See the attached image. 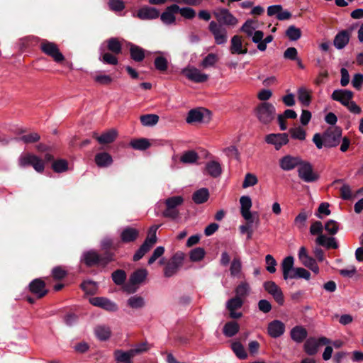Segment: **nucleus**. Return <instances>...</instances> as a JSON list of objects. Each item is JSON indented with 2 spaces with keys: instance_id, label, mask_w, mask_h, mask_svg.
Returning <instances> with one entry per match:
<instances>
[{
  "instance_id": "bb28decb",
  "label": "nucleus",
  "mask_w": 363,
  "mask_h": 363,
  "mask_svg": "<svg viewBox=\"0 0 363 363\" xmlns=\"http://www.w3.org/2000/svg\"><path fill=\"white\" fill-rule=\"evenodd\" d=\"M294 258L292 256H288L285 257L281 262V270L283 273V278L284 280L289 279L293 270H294L295 267H294Z\"/></svg>"
},
{
  "instance_id": "de8ad7c7",
  "label": "nucleus",
  "mask_w": 363,
  "mask_h": 363,
  "mask_svg": "<svg viewBox=\"0 0 363 363\" xmlns=\"http://www.w3.org/2000/svg\"><path fill=\"white\" fill-rule=\"evenodd\" d=\"M96 336L100 340H108L111 334V329L109 327L106 325H98L94 329Z\"/></svg>"
},
{
  "instance_id": "58836bf2",
  "label": "nucleus",
  "mask_w": 363,
  "mask_h": 363,
  "mask_svg": "<svg viewBox=\"0 0 363 363\" xmlns=\"http://www.w3.org/2000/svg\"><path fill=\"white\" fill-rule=\"evenodd\" d=\"M209 197V192L208 189L201 188L196 191L192 195V200L196 204H201L205 203Z\"/></svg>"
},
{
  "instance_id": "864d4df0",
  "label": "nucleus",
  "mask_w": 363,
  "mask_h": 363,
  "mask_svg": "<svg viewBox=\"0 0 363 363\" xmlns=\"http://www.w3.org/2000/svg\"><path fill=\"white\" fill-rule=\"evenodd\" d=\"M168 60L162 55H159L155 57L154 65L157 70L164 72L168 69Z\"/></svg>"
},
{
  "instance_id": "052dcab7",
  "label": "nucleus",
  "mask_w": 363,
  "mask_h": 363,
  "mask_svg": "<svg viewBox=\"0 0 363 363\" xmlns=\"http://www.w3.org/2000/svg\"><path fill=\"white\" fill-rule=\"evenodd\" d=\"M258 179L255 174L252 173H247L245 176L242 186V188L246 189L256 185Z\"/></svg>"
},
{
  "instance_id": "b1692460",
  "label": "nucleus",
  "mask_w": 363,
  "mask_h": 363,
  "mask_svg": "<svg viewBox=\"0 0 363 363\" xmlns=\"http://www.w3.org/2000/svg\"><path fill=\"white\" fill-rule=\"evenodd\" d=\"M352 29L339 32L335 37L333 44L338 49L344 48L349 43Z\"/></svg>"
},
{
  "instance_id": "a211bd4d",
  "label": "nucleus",
  "mask_w": 363,
  "mask_h": 363,
  "mask_svg": "<svg viewBox=\"0 0 363 363\" xmlns=\"http://www.w3.org/2000/svg\"><path fill=\"white\" fill-rule=\"evenodd\" d=\"M301 160V158L300 157L287 155L279 160V167L284 171H291L298 167Z\"/></svg>"
},
{
  "instance_id": "9b49d317",
  "label": "nucleus",
  "mask_w": 363,
  "mask_h": 363,
  "mask_svg": "<svg viewBox=\"0 0 363 363\" xmlns=\"http://www.w3.org/2000/svg\"><path fill=\"white\" fill-rule=\"evenodd\" d=\"M330 340L325 337H321L318 339L314 337L308 338L304 344V350L309 355H313L317 353L318 347L320 345H328Z\"/></svg>"
},
{
  "instance_id": "5fc2aeb1",
  "label": "nucleus",
  "mask_w": 363,
  "mask_h": 363,
  "mask_svg": "<svg viewBox=\"0 0 363 363\" xmlns=\"http://www.w3.org/2000/svg\"><path fill=\"white\" fill-rule=\"evenodd\" d=\"M159 116L156 114H146L140 116V122L144 126H152L157 123Z\"/></svg>"
},
{
  "instance_id": "39448f33",
  "label": "nucleus",
  "mask_w": 363,
  "mask_h": 363,
  "mask_svg": "<svg viewBox=\"0 0 363 363\" xmlns=\"http://www.w3.org/2000/svg\"><path fill=\"white\" fill-rule=\"evenodd\" d=\"M184 203V198L182 196H174L167 199L164 201L166 206L162 215L166 218L175 219L179 216V211L178 207Z\"/></svg>"
},
{
  "instance_id": "4c0bfd02",
  "label": "nucleus",
  "mask_w": 363,
  "mask_h": 363,
  "mask_svg": "<svg viewBox=\"0 0 363 363\" xmlns=\"http://www.w3.org/2000/svg\"><path fill=\"white\" fill-rule=\"evenodd\" d=\"M258 27V21L255 19H248L242 26L240 30L246 33L248 37L252 36Z\"/></svg>"
},
{
  "instance_id": "4d7b16f0",
  "label": "nucleus",
  "mask_w": 363,
  "mask_h": 363,
  "mask_svg": "<svg viewBox=\"0 0 363 363\" xmlns=\"http://www.w3.org/2000/svg\"><path fill=\"white\" fill-rule=\"evenodd\" d=\"M130 145L135 150H145L150 146V143L147 139L140 138L132 140Z\"/></svg>"
},
{
  "instance_id": "4be33fe9",
  "label": "nucleus",
  "mask_w": 363,
  "mask_h": 363,
  "mask_svg": "<svg viewBox=\"0 0 363 363\" xmlns=\"http://www.w3.org/2000/svg\"><path fill=\"white\" fill-rule=\"evenodd\" d=\"M139 236V230L135 228L127 226L123 228L120 233L121 241L130 243L135 241Z\"/></svg>"
},
{
  "instance_id": "bf43d9fd",
  "label": "nucleus",
  "mask_w": 363,
  "mask_h": 363,
  "mask_svg": "<svg viewBox=\"0 0 363 363\" xmlns=\"http://www.w3.org/2000/svg\"><path fill=\"white\" fill-rule=\"evenodd\" d=\"M286 35L291 41L298 40L301 36V31L294 26H290L286 30Z\"/></svg>"
},
{
  "instance_id": "c756f323",
  "label": "nucleus",
  "mask_w": 363,
  "mask_h": 363,
  "mask_svg": "<svg viewBox=\"0 0 363 363\" xmlns=\"http://www.w3.org/2000/svg\"><path fill=\"white\" fill-rule=\"evenodd\" d=\"M317 245L325 247L328 249H337L338 244L334 237H327L325 235H319L315 240Z\"/></svg>"
},
{
  "instance_id": "f704fd0d",
  "label": "nucleus",
  "mask_w": 363,
  "mask_h": 363,
  "mask_svg": "<svg viewBox=\"0 0 363 363\" xmlns=\"http://www.w3.org/2000/svg\"><path fill=\"white\" fill-rule=\"evenodd\" d=\"M116 55L111 52H105L103 48H100L99 60L104 64L116 65L118 62Z\"/></svg>"
},
{
  "instance_id": "f8f14e48",
  "label": "nucleus",
  "mask_w": 363,
  "mask_h": 363,
  "mask_svg": "<svg viewBox=\"0 0 363 363\" xmlns=\"http://www.w3.org/2000/svg\"><path fill=\"white\" fill-rule=\"evenodd\" d=\"M265 142L279 150L289 143V136L287 133H271L266 135Z\"/></svg>"
},
{
  "instance_id": "6ab92c4d",
  "label": "nucleus",
  "mask_w": 363,
  "mask_h": 363,
  "mask_svg": "<svg viewBox=\"0 0 363 363\" xmlns=\"http://www.w3.org/2000/svg\"><path fill=\"white\" fill-rule=\"evenodd\" d=\"M29 290L37 298H40L45 296L48 293L45 283L41 279H35L29 284Z\"/></svg>"
},
{
  "instance_id": "393cba45",
  "label": "nucleus",
  "mask_w": 363,
  "mask_h": 363,
  "mask_svg": "<svg viewBox=\"0 0 363 363\" xmlns=\"http://www.w3.org/2000/svg\"><path fill=\"white\" fill-rule=\"evenodd\" d=\"M352 96L353 93L347 89L335 90L331 95V98L333 100L340 102L344 106L348 104Z\"/></svg>"
},
{
  "instance_id": "603ef678",
  "label": "nucleus",
  "mask_w": 363,
  "mask_h": 363,
  "mask_svg": "<svg viewBox=\"0 0 363 363\" xmlns=\"http://www.w3.org/2000/svg\"><path fill=\"white\" fill-rule=\"evenodd\" d=\"M289 133L293 139L301 141L304 140L306 137V130L300 126H296L290 128Z\"/></svg>"
},
{
  "instance_id": "c03bdc74",
  "label": "nucleus",
  "mask_w": 363,
  "mask_h": 363,
  "mask_svg": "<svg viewBox=\"0 0 363 363\" xmlns=\"http://www.w3.org/2000/svg\"><path fill=\"white\" fill-rule=\"evenodd\" d=\"M199 158L198 153L194 150H189L184 152L181 157L180 161L184 164H194Z\"/></svg>"
},
{
  "instance_id": "f3484780",
  "label": "nucleus",
  "mask_w": 363,
  "mask_h": 363,
  "mask_svg": "<svg viewBox=\"0 0 363 363\" xmlns=\"http://www.w3.org/2000/svg\"><path fill=\"white\" fill-rule=\"evenodd\" d=\"M183 73L191 81L201 83L208 80V75L202 73L199 69L195 67H188L183 70Z\"/></svg>"
},
{
  "instance_id": "e433bc0d",
  "label": "nucleus",
  "mask_w": 363,
  "mask_h": 363,
  "mask_svg": "<svg viewBox=\"0 0 363 363\" xmlns=\"http://www.w3.org/2000/svg\"><path fill=\"white\" fill-rule=\"evenodd\" d=\"M250 292V286L245 281H241L235 289V296L244 300Z\"/></svg>"
},
{
  "instance_id": "a18cd8bd",
  "label": "nucleus",
  "mask_w": 363,
  "mask_h": 363,
  "mask_svg": "<svg viewBox=\"0 0 363 363\" xmlns=\"http://www.w3.org/2000/svg\"><path fill=\"white\" fill-rule=\"evenodd\" d=\"M108 50L115 54L118 55L122 51V45L116 38H111L106 40Z\"/></svg>"
},
{
  "instance_id": "8fccbe9b",
  "label": "nucleus",
  "mask_w": 363,
  "mask_h": 363,
  "mask_svg": "<svg viewBox=\"0 0 363 363\" xmlns=\"http://www.w3.org/2000/svg\"><path fill=\"white\" fill-rule=\"evenodd\" d=\"M290 279H304L306 280H309L311 279V273L303 267H296L294 270H293Z\"/></svg>"
},
{
  "instance_id": "20e7f679",
  "label": "nucleus",
  "mask_w": 363,
  "mask_h": 363,
  "mask_svg": "<svg viewBox=\"0 0 363 363\" xmlns=\"http://www.w3.org/2000/svg\"><path fill=\"white\" fill-rule=\"evenodd\" d=\"M297 172L298 177L306 183L314 182L319 179V174L314 171L313 165L302 159L297 167Z\"/></svg>"
},
{
  "instance_id": "5701e85b",
  "label": "nucleus",
  "mask_w": 363,
  "mask_h": 363,
  "mask_svg": "<svg viewBox=\"0 0 363 363\" xmlns=\"http://www.w3.org/2000/svg\"><path fill=\"white\" fill-rule=\"evenodd\" d=\"M179 6L177 4H172L165 9V11L161 14V21L167 25L173 24L175 23L174 14L178 13Z\"/></svg>"
},
{
  "instance_id": "72a5a7b5",
  "label": "nucleus",
  "mask_w": 363,
  "mask_h": 363,
  "mask_svg": "<svg viewBox=\"0 0 363 363\" xmlns=\"http://www.w3.org/2000/svg\"><path fill=\"white\" fill-rule=\"evenodd\" d=\"M247 49H242V42L241 37L234 35L231 39L230 52L232 54H245Z\"/></svg>"
},
{
  "instance_id": "0eeeda50",
  "label": "nucleus",
  "mask_w": 363,
  "mask_h": 363,
  "mask_svg": "<svg viewBox=\"0 0 363 363\" xmlns=\"http://www.w3.org/2000/svg\"><path fill=\"white\" fill-rule=\"evenodd\" d=\"M342 130L338 127H331L323 134L324 146L333 147L337 146L341 139Z\"/></svg>"
},
{
  "instance_id": "ea45409f",
  "label": "nucleus",
  "mask_w": 363,
  "mask_h": 363,
  "mask_svg": "<svg viewBox=\"0 0 363 363\" xmlns=\"http://www.w3.org/2000/svg\"><path fill=\"white\" fill-rule=\"evenodd\" d=\"M147 276V271L145 269H139L132 274L130 282L133 285L140 284L145 280Z\"/></svg>"
},
{
  "instance_id": "dca6fc26",
  "label": "nucleus",
  "mask_w": 363,
  "mask_h": 363,
  "mask_svg": "<svg viewBox=\"0 0 363 363\" xmlns=\"http://www.w3.org/2000/svg\"><path fill=\"white\" fill-rule=\"evenodd\" d=\"M240 213L246 221L251 222L253 213L250 209L252 206V199L249 196H242L240 198Z\"/></svg>"
},
{
  "instance_id": "e2e57ef3",
  "label": "nucleus",
  "mask_w": 363,
  "mask_h": 363,
  "mask_svg": "<svg viewBox=\"0 0 363 363\" xmlns=\"http://www.w3.org/2000/svg\"><path fill=\"white\" fill-rule=\"evenodd\" d=\"M190 259L193 262L201 260L205 255V251L202 247H196L190 252Z\"/></svg>"
},
{
  "instance_id": "6e6552de",
  "label": "nucleus",
  "mask_w": 363,
  "mask_h": 363,
  "mask_svg": "<svg viewBox=\"0 0 363 363\" xmlns=\"http://www.w3.org/2000/svg\"><path fill=\"white\" fill-rule=\"evenodd\" d=\"M40 48L45 55L52 57L53 60L57 63L61 62L65 60V57L60 51L57 45L52 42L48 40L42 42L40 44Z\"/></svg>"
},
{
  "instance_id": "4468645a",
  "label": "nucleus",
  "mask_w": 363,
  "mask_h": 363,
  "mask_svg": "<svg viewBox=\"0 0 363 363\" xmlns=\"http://www.w3.org/2000/svg\"><path fill=\"white\" fill-rule=\"evenodd\" d=\"M183 255L177 253L164 268V274L166 277L174 276L181 267L183 262Z\"/></svg>"
},
{
  "instance_id": "680f3d73",
  "label": "nucleus",
  "mask_w": 363,
  "mask_h": 363,
  "mask_svg": "<svg viewBox=\"0 0 363 363\" xmlns=\"http://www.w3.org/2000/svg\"><path fill=\"white\" fill-rule=\"evenodd\" d=\"M217 61H218L217 55H216L214 53H209L202 60V62L201 63V66L204 68L213 67L216 63Z\"/></svg>"
},
{
  "instance_id": "9d476101",
  "label": "nucleus",
  "mask_w": 363,
  "mask_h": 363,
  "mask_svg": "<svg viewBox=\"0 0 363 363\" xmlns=\"http://www.w3.org/2000/svg\"><path fill=\"white\" fill-rule=\"evenodd\" d=\"M298 257L303 266L308 268L316 274L319 273V267L316 263V260L308 255L305 247L302 246L299 248Z\"/></svg>"
},
{
  "instance_id": "473e14b6",
  "label": "nucleus",
  "mask_w": 363,
  "mask_h": 363,
  "mask_svg": "<svg viewBox=\"0 0 363 363\" xmlns=\"http://www.w3.org/2000/svg\"><path fill=\"white\" fill-rule=\"evenodd\" d=\"M117 136V131L111 129L103 133L101 135L98 136L96 133H94V137L97 140L100 144H108L113 142Z\"/></svg>"
},
{
  "instance_id": "aec40b11",
  "label": "nucleus",
  "mask_w": 363,
  "mask_h": 363,
  "mask_svg": "<svg viewBox=\"0 0 363 363\" xmlns=\"http://www.w3.org/2000/svg\"><path fill=\"white\" fill-rule=\"evenodd\" d=\"M90 303L94 306L104 308L108 311H116L117 305L111 300L104 297H94L90 299Z\"/></svg>"
},
{
  "instance_id": "423d86ee",
  "label": "nucleus",
  "mask_w": 363,
  "mask_h": 363,
  "mask_svg": "<svg viewBox=\"0 0 363 363\" xmlns=\"http://www.w3.org/2000/svg\"><path fill=\"white\" fill-rule=\"evenodd\" d=\"M213 15L221 25L233 27L238 23V18L227 9L218 8L213 12Z\"/></svg>"
},
{
  "instance_id": "7ed1b4c3",
  "label": "nucleus",
  "mask_w": 363,
  "mask_h": 363,
  "mask_svg": "<svg viewBox=\"0 0 363 363\" xmlns=\"http://www.w3.org/2000/svg\"><path fill=\"white\" fill-rule=\"evenodd\" d=\"M254 113L261 123L269 124L274 119L276 109L273 104L263 102L255 108Z\"/></svg>"
},
{
  "instance_id": "774afa93",
  "label": "nucleus",
  "mask_w": 363,
  "mask_h": 363,
  "mask_svg": "<svg viewBox=\"0 0 363 363\" xmlns=\"http://www.w3.org/2000/svg\"><path fill=\"white\" fill-rule=\"evenodd\" d=\"M81 286L84 292L89 294H94L96 291V284L92 281H84Z\"/></svg>"
},
{
  "instance_id": "13d9d810",
  "label": "nucleus",
  "mask_w": 363,
  "mask_h": 363,
  "mask_svg": "<svg viewBox=\"0 0 363 363\" xmlns=\"http://www.w3.org/2000/svg\"><path fill=\"white\" fill-rule=\"evenodd\" d=\"M298 99L301 103L304 106H308L311 102V94L310 92L305 88L302 87L298 89Z\"/></svg>"
},
{
  "instance_id": "79ce46f5",
  "label": "nucleus",
  "mask_w": 363,
  "mask_h": 363,
  "mask_svg": "<svg viewBox=\"0 0 363 363\" xmlns=\"http://www.w3.org/2000/svg\"><path fill=\"white\" fill-rule=\"evenodd\" d=\"M130 53L131 58L135 62H141L145 58V50L138 45L131 44Z\"/></svg>"
},
{
  "instance_id": "6e6d98bb",
  "label": "nucleus",
  "mask_w": 363,
  "mask_h": 363,
  "mask_svg": "<svg viewBox=\"0 0 363 363\" xmlns=\"http://www.w3.org/2000/svg\"><path fill=\"white\" fill-rule=\"evenodd\" d=\"M52 168L55 172H65L68 169V162L64 159L57 160L53 162Z\"/></svg>"
},
{
  "instance_id": "a878e982",
  "label": "nucleus",
  "mask_w": 363,
  "mask_h": 363,
  "mask_svg": "<svg viewBox=\"0 0 363 363\" xmlns=\"http://www.w3.org/2000/svg\"><path fill=\"white\" fill-rule=\"evenodd\" d=\"M205 113L208 111L204 108H194L189 111L186 121L187 123H201L203 121Z\"/></svg>"
},
{
  "instance_id": "49530a36",
  "label": "nucleus",
  "mask_w": 363,
  "mask_h": 363,
  "mask_svg": "<svg viewBox=\"0 0 363 363\" xmlns=\"http://www.w3.org/2000/svg\"><path fill=\"white\" fill-rule=\"evenodd\" d=\"M135 356L132 349L124 352L122 350H116L115 352V357L116 359L118 362H124V363H130L131 359Z\"/></svg>"
},
{
  "instance_id": "ddd939ff",
  "label": "nucleus",
  "mask_w": 363,
  "mask_h": 363,
  "mask_svg": "<svg viewBox=\"0 0 363 363\" xmlns=\"http://www.w3.org/2000/svg\"><path fill=\"white\" fill-rule=\"evenodd\" d=\"M243 303L244 300L236 296L229 299L226 302V308L229 311L230 318L238 319L242 316V313L237 311V310L241 308Z\"/></svg>"
},
{
  "instance_id": "1a4fd4ad",
  "label": "nucleus",
  "mask_w": 363,
  "mask_h": 363,
  "mask_svg": "<svg viewBox=\"0 0 363 363\" xmlns=\"http://www.w3.org/2000/svg\"><path fill=\"white\" fill-rule=\"evenodd\" d=\"M209 31L214 37L217 45H223L227 42L228 35L225 28L216 21H211L208 25Z\"/></svg>"
},
{
  "instance_id": "2eb2a0df",
  "label": "nucleus",
  "mask_w": 363,
  "mask_h": 363,
  "mask_svg": "<svg viewBox=\"0 0 363 363\" xmlns=\"http://www.w3.org/2000/svg\"><path fill=\"white\" fill-rule=\"evenodd\" d=\"M264 289L273 296L277 303L281 306L284 303V295L281 288L274 281H269L264 284Z\"/></svg>"
},
{
  "instance_id": "69168bd1",
  "label": "nucleus",
  "mask_w": 363,
  "mask_h": 363,
  "mask_svg": "<svg viewBox=\"0 0 363 363\" xmlns=\"http://www.w3.org/2000/svg\"><path fill=\"white\" fill-rule=\"evenodd\" d=\"M307 218V213L305 211H301L294 219L295 225L298 228L302 229L305 226Z\"/></svg>"
},
{
  "instance_id": "0e129e2a",
  "label": "nucleus",
  "mask_w": 363,
  "mask_h": 363,
  "mask_svg": "<svg viewBox=\"0 0 363 363\" xmlns=\"http://www.w3.org/2000/svg\"><path fill=\"white\" fill-rule=\"evenodd\" d=\"M126 278V274L123 270H116L112 274V279L113 282L117 285L122 284Z\"/></svg>"
},
{
  "instance_id": "37998d69",
  "label": "nucleus",
  "mask_w": 363,
  "mask_h": 363,
  "mask_svg": "<svg viewBox=\"0 0 363 363\" xmlns=\"http://www.w3.org/2000/svg\"><path fill=\"white\" fill-rule=\"evenodd\" d=\"M127 304L133 309H140L145 306V301L143 297L138 295H134L128 299Z\"/></svg>"
},
{
  "instance_id": "3c124183",
  "label": "nucleus",
  "mask_w": 363,
  "mask_h": 363,
  "mask_svg": "<svg viewBox=\"0 0 363 363\" xmlns=\"http://www.w3.org/2000/svg\"><path fill=\"white\" fill-rule=\"evenodd\" d=\"M231 348L235 355L240 359H245L247 357V354L240 342H234L231 345Z\"/></svg>"
},
{
  "instance_id": "c9c22d12",
  "label": "nucleus",
  "mask_w": 363,
  "mask_h": 363,
  "mask_svg": "<svg viewBox=\"0 0 363 363\" xmlns=\"http://www.w3.org/2000/svg\"><path fill=\"white\" fill-rule=\"evenodd\" d=\"M95 162L99 167H106L113 162L112 157L107 152L98 153L95 156Z\"/></svg>"
},
{
  "instance_id": "7c9ffc66",
  "label": "nucleus",
  "mask_w": 363,
  "mask_h": 363,
  "mask_svg": "<svg viewBox=\"0 0 363 363\" xmlns=\"http://www.w3.org/2000/svg\"><path fill=\"white\" fill-rule=\"evenodd\" d=\"M205 169L207 174L213 178L220 177L222 174V167L220 164L217 161H210L206 163Z\"/></svg>"
},
{
  "instance_id": "c85d7f7f",
  "label": "nucleus",
  "mask_w": 363,
  "mask_h": 363,
  "mask_svg": "<svg viewBox=\"0 0 363 363\" xmlns=\"http://www.w3.org/2000/svg\"><path fill=\"white\" fill-rule=\"evenodd\" d=\"M155 244V240H154V238H146L140 248L137 250V252L133 255V260L138 261L140 260Z\"/></svg>"
},
{
  "instance_id": "f03ea898",
  "label": "nucleus",
  "mask_w": 363,
  "mask_h": 363,
  "mask_svg": "<svg viewBox=\"0 0 363 363\" xmlns=\"http://www.w3.org/2000/svg\"><path fill=\"white\" fill-rule=\"evenodd\" d=\"M113 259V254L106 252L102 257L95 250H89L84 252L82 255V260L86 266L92 267L94 265L106 266Z\"/></svg>"
},
{
  "instance_id": "cd10ccee",
  "label": "nucleus",
  "mask_w": 363,
  "mask_h": 363,
  "mask_svg": "<svg viewBox=\"0 0 363 363\" xmlns=\"http://www.w3.org/2000/svg\"><path fill=\"white\" fill-rule=\"evenodd\" d=\"M159 11L153 7H143L138 11V16L142 20H152L159 17Z\"/></svg>"
},
{
  "instance_id": "2f4dec72",
  "label": "nucleus",
  "mask_w": 363,
  "mask_h": 363,
  "mask_svg": "<svg viewBox=\"0 0 363 363\" xmlns=\"http://www.w3.org/2000/svg\"><path fill=\"white\" fill-rule=\"evenodd\" d=\"M290 335L294 341L300 343L306 338L308 333L303 326H295L291 329Z\"/></svg>"
},
{
  "instance_id": "a19ab883",
  "label": "nucleus",
  "mask_w": 363,
  "mask_h": 363,
  "mask_svg": "<svg viewBox=\"0 0 363 363\" xmlns=\"http://www.w3.org/2000/svg\"><path fill=\"white\" fill-rule=\"evenodd\" d=\"M240 329L239 324L235 321H230L225 324L223 330V334L228 337L236 335Z\"/></svg>"
},
{
  "instance_id": "412c9836",
  "label": "nucleus",
  "mask_w": 363,
  "mask_h": 363,
  "mask_svg": "<svg viewBox=\"0 0 363 363\" xmlns=\"http://www.w3.org/2000/svg\"><path fill=\"white\" fill-rule=\"evenodd\" d=\"M285 332V325L280 320H274L268 324L267 333L273 338L281 336Z\"/></svg>"
},
{
  "instance_id": "09e8293b",
  "label": "nucleus",
  "mask_w": 363,
  "mask_h": 363,
  "mask_svg": "<svg viewBox=\"0 0 363 363\" xmlns=\"http://www.w3.org/2000/svg\"><path fill=\"white\" fill-rule=\"evenodd\" d=\"M242 271V262L239 257H234L230 267V275L234 277H240Z\"/></svg>"
},
{
  "instance_id": "338daca9",
  "label": "nucleus",
  "mask_w": 363,
  "mask_h": 363,
  "mask_svg": "<svg viewBox=\"0 0 363 363\" xmlns=\"http://www.w3.org/2000/svg\"><path fill=\"white\" fill-rule=\"evenodd\" d=\"M324 228L330 235H335L339 230V225L336 221L330 220L325 224Z\"/></svg>"
},
{
  "instance_id": "f257e3e1",
  "label": "nucleus",
  "mask_w": 363,
  "mask_h": 363,
  "mask_svg": "<svg viewBox=\"0 0 363 363\" xmlns=\"http://www.w3.org/2000/svg\"><path fill=\"white\" fill-rule=\"evenodd\" d=\"M18 164L21 168L31 166L35 172L42 174L45 170V161L33 153L24 152L18 157Z\"/></svg>"
}]
</instances>
